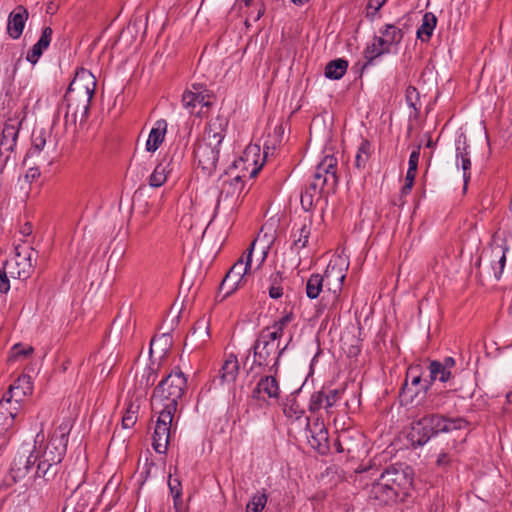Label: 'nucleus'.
<instances>
[{
    "label": "nucleus",
    "mask_w": 512,
    "mask_h": 512,
    "mask_svg": "<svg viewBox=\"0 0 512 512\" xmlns=\"http://www.w3.org/2000/svg\"><path fill=\"white\" fill-rule=\"evenodd\" d=\"M342 265L343 263L338 264L337 261H331L324 275L312 274L306 283L308 298L316 299L321 292H324L317 312L320 313L327 309L328 317L337 315L341 310L340 294L346 277Z\"/></svg>",
    "instance_id": "obj_1"
},
{
    "label": "nucleus",
    "mask_w": 512,
    "mask_h": 512,
    "mask_svg": "<svg viewBox=\"0 0 512 512\" xmlns=\"http://www.w3.org/2000/svg\"><path fill=\"white\" fill-rule=\"evenodd\" d=\"M96 85V78L89 70L80 68L76 71L64 96L66 128L76 127L78 121H86Z\"/></svg>",
    "instance_id": "obj_2"
},
{
    "label": "nucleus",
    "mask_w": 512,
    "mask_h": 512,
    "mask_svg": "<svg viewBox=\"0 0 512 512\" xmlns=\"http://www.w3.org/2000/svg\"><path fill=\"white\" fill-rule=\"evenodd\" d=\"M286 347L280 348L279 339L270 333L269 329H262L252 346L253 365L263 368L268 373H278L279 359Z\"/></svg>",
    "instance_id": "obj_3"
},
{
    "label": "nucleus",
    "mask_w": 512,
    "mask_h": 512,
    "mask_svg": "<svg viewBox=\"0 0 512 512\" xmlns=\"http://www.w3.org/2000/svg\"><path fill=\"white\" fill-rule=\"evenodd\" d=\"M186 378L182 371H172L155 388L153 393V405L155 409L175 413L178 401L182 398L186 389Z\"/></svg>",
    "instance_id": "obj_4"
},
{
    "label": "nucleus",
    "mask_w": 512,
    "mask_h": 512,
    "mask_svg": "<svg viewBox=\"0 0 512 512\" xmlns=\"http://www.w3.org/2000/svg\"><path fill=\"white\" fill-rule=\"evenodd\" d=\"M44 434L42 430L37 433L34 441V445L43 442ZM67 446L62 444L61 441H55L50 438L45 450L43 452L38 451L35 448V455H38L36 477L43 478L45 481L52 480L58 473L59 464L61 463Z\"/></svg>",
    "instance_id": "obj_5"
},
{
    "label": "nucleus",
    "mask_w": 512,
    "mask_h": 512,
    "mask_svg": "<svg viewBox=\"0 0 512 512\" xmlns=\"http://www.w3.org/2000/svg\"><path fill=\"white\" fill-rule=\"evenodd\" d=\"M447 417L440 414L425 415L412 423V429L409 434L410 440L414 446H423L432 436L441 432L447 433Z\"/></svg>",
    "instance_id": "obj_6"
},
{
    "label": "nucleus",
    "mask_w": 512,
    "mask_h": 512,
    "mask_svg": "<svg viewBox=\"0 0 512 512\" xmlns=\"http://www.w3.org/2000/svg\"><path fill=\"white\" fill-rule=\"evenodd\" d=\"M245 176L246 174L243 173V175H236L222 180L214 214L220 210L233 212L236 209L240 194L244 188L243 177Z\"/></svg>",
    "instance_id": "obj_7"
},
{
    "label": "nucleus",
    "mask_w": 512,
    "mask_h": 512,
    "mask_svg": "<svg viewBox=\"0 0 512 512\" xmlns=\"http://www.w3.org/2000/svg\"><path fill=\"white\" fill-rule=\"evenodd\" d=\"M385 482L393 488L397 497H405L413 484V470L406 465H393L387 468L382 474Z\"/></svg>",
    "instance_id": "obj_8"
},
{
    "label": "nucleus",
    "mask_w": 512,
    "mask_h": 512,
    "mask_svg": "<svg viewBox=\"0 0 512 512\" xmlns=\"http://www.w3.org/2000/svg\"><path fill=\"white\" fill-rule=\"evenodd\" d=\"M212 94L202 84H193L191 89L185 91L182 96V104L191 114L201 116L203 108L212 104Z\"/></svg>",
    "instance_id": "obj_9"
},
{
    "label": "nucleus",
    "mask_w": 512,
    "mask_h": 512,
    "mask_svg": "<svg viewBox=\"0 0 512 512\" xmlns=\"http://www.w3.org/2000/svg\"><path fill=\"white\" fill-rule=\"evenodd\" d=\"M38 455H35V445L23 444L18 450L10 469L12 478L15 481L23 479L37 462Z\"/></svg>",
    "instance_id": "obj_10"
},
{
    "label": "nucleus",
    "mask_w": 512,
    "mask_h": 512,
    "mask_svg": "<svg viewBox=\"0 0 512 512\" xmlns=\"http://www.w3.org/2000/svg\"><path fill=\"white\" fill-rule=\"evenodd\" d=\"M265 160V155H261L260 146L257 144L248 145L238 160L234 161L237 169L246 171L250 178L257 176Z\"/></svg>",
    "instance_id": "obj_11"
},
{
    "label": "nucleus",
    "mask_w": 512,
    "mask_h": 512,
    "mask_svg": "<svg viewBox=\"0 0 512 512\" xmlns=\"http://www.w3.org/2000/svg\"><path fill=\"white\" fill-rule=\"evenodd\" d=\"M336 165L337 159L334 156H325L316 167L311 188L315 190V188H324L326 185L334 187L337 184Z\"/></svg>",
    "instance_id": "obj_12"
},
{
    "label": "nucleus",
    "mask_w": 512,
    "mask_h": 512,
    "mask_svg": "<svg viewBox=\"0 0 512 512\" xmlns=\"http://www.w3.org/2000/svg\"><path fill=\"white\" fill-rule=\"evenodd\" d=\"M174 414L169 411L159 410L152 443L157 453L161 454L167 451Z\"/></svg>",
    "instance_id": "obj_13"
},
{
    "label": "nucleus",
    "mask_w": 512,
    "mask_h": 512,
    "mask_svg": "<svg viewBox=\"0 0 512 512\" xmlns=\"http://www.w3.org/2000/svg\"><path fill=\"white\" fill-rule=\"evenodd\" d=\"M31 391L30 378L28 376L19 377L3 395L1 402H6L7 406L19 412L22 401Z\"/></svg>",
    "instance_id": "obj_14"
},
{
    "label": "nucleus",
    "mask_w": 512,
    "mask_h": 512,
    "mask_svg": "<svg viewBox=\"0 0 512 512\" xmlns=\"http://www.w3.org/2000/svg\"><path fill=\"white\" fill-rule=\"evenodd\" d=\"M344 389L321 390L314 392L309 401V410L316 412L325 409L327 414L332 413V408L342 399Z\"/></svg>",
    "instance_id": "obj_15"
},
{
    "label": "nucleus",
    "mask_w": 512,
    "mask_h": 512,
    "mask_svg": "<svg viewBox=\"0 0 512 512\" xmlns=\"http://www.w3.org/2000/svg\"><path fill=\"white\" fill-rule=\"evenodd\" d=\"M455 359L453 357H445L443 361L433 360L429 363L428 370L430 373V380H425L422 386L424 392H427L431 383L438 380L440 382H447L452 377V369L455 367Z\"/></svg>",
    "instance_id": "obj_16"
},
{
    "label": "nucleus",
    "mask_w": 512,
    "mask_h": 512,
    "mask_svg": "<svg viewBox=\"0 0 512 512\" xmlns=\"http://www.w3.org/2000/svg\"><path fill=\"white\" fill-rule=\"evenodd\" d=\"M275 375L274 373H269V375L260 378L252 391V397L254 399L265 400L264 395L270 399L277 400L279 398L280 387Z\"/></svg>",
    "instance_id": "obj_17"
},
{
    "label": "nucleus",
    "mask_w": 512,
    "mask_h": 512,
    "mask_svg": "<svg viewBox=\"0 0 512 512\" xmlns=\"http://www.w3.org/2000/svg\"><path fill=\"white\" fill-rule=\"evenodd\" d=\"M308 442L312 448L321 454L328 451V431L322 421L318 419L312 424H308Z\"/></svg>",
    "instance_id": "obj_18"
},
{
    "label": "nucleus",
    "mask_w": 512,
    "mask_h": 512,
    "mask_svg": "<svg viewBox=\"0 0 512 512\" xmlns=\"http://www.w3.org/2000/svg\"><path fill=\"white\" fill-rule=\"evenodd\" d=\"M209 145L210 143L208 145L200 143L195 151L198 165L207 175H211L215 171L220 152L219 149L211 148Z\"/></svg>",
    "instance_id": "obj_19"
},
{
    "label": "nucleus",
    "mask_w": 512,
    "mask_h": 512,
    "mask_svg": "<svg viewBox=\"0 0 512 512\" xmlns=\"http://www.w3.org/2000/svg\"><path fill=\"white\" fill-rule=\"evenodd\" d=\"M28 17V10L22 5L17 6L8 15L7 33L12 39L17 40L21 37Z\"/></svg>",
    "instance_id": "obj_20"
},
{
    "label": "nucleus",
    "mask_w": 512,
    "mask_h": 512,
    "mask_svg": "<svg viewBox=\"0 0 512 512\" xmlns=\"http://www.w3.org/2000/svg\"><path fill=\"white\" fill-rule=\"evenodd\" d=\"M396 492H393L385 480L380 475L379 479L374 482L369 490V499L375 505H383L393 502L397 499Z\"/></svg>",
    "instance_id": "obj_21"
},
{
    "label": "nucleus",
    "mask_w": 512,
    "mask_h": 512,
    "mask_svg": "<svg viewBox=\"0 0 512 512\" xmlns=\"http://www.w3.org/2000/svg\"><path fill=\"white\" fill-rule=\"evenodd\" d=\"M509 251V246L506 241L502 239L498 234L493 236L492 243L490 245V258H497V269L494 273V276L497 280L500 279L504 267L506 264V254Z\"/></svg>",
    "instance_id": "obj_22"
},
{
    "label": "nucleus",
    "mask_w": 512,
    "mask_h": 512,
    "mask_svg": "<svg viewBox=\"0 0 512 512\" xmlns=\"http://www.w3.org/2000/svg\"><path fill=\"white\" fill-rule=\"evenodd\" d=\"M175 162L170 155H164L149 177V185L154 188L162 186L168 175L174 170Z\"/></svg>",
    "instance_id": "obj_23"
},
{
    "label": "nucleus",
    "mask_w": 512,
    "mask_h": 512,
    "mask_svg": "<svg viewBox=\"0 0 512 512\" xmlns=\"http://www.w3.org/2000/svg\"><path fill=\"white\" fill-rule=\"evenodd\" d=\"M21 122L17 119H9L3 126L0 136V152L13 151L19 133Z\"/></svg>",
    "instance_id": "obj_24"
},
{
    "label": "nucleus",
    "mask_w": 512,
    "mask_h": 512,
    "mask_svg": "<svg viewBox=\"0 0 512 512\" xmlns=\"http://www.w3.org/2000/svg\"><path fill=\"white\" fill-rule=\"evenodd\" d=\"M226 122L221 118H216L212 120L204 134V140L202 144L208 145L210 143V147L214 149H219L223 139H224V125Z\"/></svg>",
    "instance_id": "obj_25"
},
{
    "label": "nucleus",
    "mask_w": 512,
    "mask_h": 512,
    "mask_svg": "<svg viewBox=\"0 0 512 512\" xmlns=\"http://www.w3.org/2000/svg\"><path fill=\"white\" fill-rule=\"evenodd\" d=\"M167 126V121L164 119H160L155 122L146 141V150L148 152H155L163 143L167 132Z\"/></svg>",
    "instance_id": "obj_26"
},
{
    "label": "nucleus",
    "mask_w": 512,
    "mask_h": 512,
    "mask_svg": "<svg viewBox=\"0 0 512 512\" xmlns=\"http://www.w3.org/2000/svg\"><path fill=\"white\" fill-rule=\"evenodd\" d=\"M456 158L457 160H461V168L463 170V179L465 186L467 185L468 180L470 179V168H471V160L468 152V145L466 142V136L461 134L458 136L456 140Z\"/></svg>",
    "instance_id": "obj_27"
},
{
    "label": "nucleus",
    "mask_w": 512,
    "mask_h": 512,
    "mask_svg": "<svg viewBox=\"0 0 512 512\" xmlns=\"http://www.w3.org/2000/svg\"><path fill=\"white\" fill-rule=\"evenodd\" d=\"M239 373V363L237 357L230 354L225 359L219 371V380L221 384H233Z\"/></svg>",
    "instance_id": "obj_28"
},
{
    "label": "nucleus",
    "mask_w": 512,
    "mask_h": 512,
    "mask_svg": "<svg viewBox=\"0 0 512 512\" xmlns=\"http://www.w3.org/2000/svg\"><path fill=\"white\" fill-rule=\"evenodd\" d=\"M390 48L385 44L381 45L379 43V36H375L373 42L368 44L363 51L364 58L366 62L364 63L362 69H366L369 66L374 65L375 59L378 57L390 53Z\"/></svg>",
    "instance_id": "obj_29"
},
{
    "label": "nucleus",
    "mask_w": 512,
    "mask_h": 512,
    "mask_svg": "<svg viewBox=\"0 0 512 512\" xmlns=\"http://www.w3.org/2000/svg\"><path fill=\"white\" fill-rule=\"evenodd\" d=\"M381 36H379V43L385 44L390 49L393 45H398L403 38V32L395 25L387 24L384 29L380 30Z\"/></svg>",
    "instance_id": "obj_30"
},
{
    "label": "nucleus",
    "mask_w": 512,
    "mask_h": 512,
    "mask_svg": "<svg viewBox=\"0 0 512 512\" xmlns=\"http://www.w3.org/2000/svg\"><path fill=\"white\" fill-rule=\"evenodd\" d=\"M436 24V16L431 12H426L422 17L420 27L417 29V38L422 42H428L433 35Z\"/></svg>",
    "instance_id": "obj_31"
},
{
    "label": "nucleus",
    "mask_w": 512,
    "mask_h": 512,
    "mask_svg": "<svg viewBox=\"0 0 512 512\" xmlns=\"http://www.w3.org/2000/svg\"><path fill=\"white\" fill-rule=\"evenodd\" d=\"M312 223V219L309 216L308 218L304 219V222L300 225L299 228L293 231L292 237H293V245L297 249H302L306 247L308 243V239L310 236V226Z\"/></svg>",
    "instance_id": "obj_32"
},
{
    "label": "nucleus",
    "mask_w": 512,
    "mask_h": 512,
    "mask_svg": "<svg viewBox=\"0 0 512 512\" xmlns=\"http://www.w3.org/2000/svg\"><path fill=\"white\" fill-rule=\"evenodd\" d=\"M255 247V241L250 244V247L243 253L238 261L231 267L238 276L242 279L250 271L252 263V255Z\"/></svg>",
    "instance_id": "obj_33"
},
{
    "label": "nucleus",
    "mask_w": 512,
    "mask_h": 512,
    "mask_svg": "<svg viewBox=\"0 0 512 512\" xmlns=\"http://www.w3.org/2000/svg\"><path fill=\"white\" fill-rule=\"evenodd\" d=\"M348 62L344 59H335L327 63L325 67V76L329 79L339 80L346 73Z\"/></svg>",
    "instance_id": "obj_34"
},
{
    "label": "nucleus",
    "mask_w": 512,
    "mask_h": 512,
    "mask_svg": "<svg viewBox=\"0 0 512 512\" xmlns=\"http://www.w3.org/2000/svg\"><path fill=\"white\" fill-rule=\"evenodd\" d=\"M17 414L18 412L7 406L6 402L0 401V436L13 426Z\"/></svg>",
    "instance_id": "obj_35"
},
{
    "label": "nucleus",
    "mask_w": 512,
    "mask_h": 512,
    "mask_svg": "<svg viewBox=\"0 0 512 512\" xmlns=\"http://www.w3.org/2000/svg\"><path fill=\"white\" fill-rule=\"evenodd\" d=\"M371 154H372L371 143L368 140L363 139L361 141V143L358 147L357 153L355 155L354 166L359 170L365 169L370 160Z\"/></svg>",
    "instance_id": "obj_36"
},
{
    "label": "nucleus",
    "mask_w": 512,
    "mask_h": 512,
    "mask_svg": "<svg viewBox=\"0 0 512 512\" xmlns=\"http://www.w3.org/2000/svg\"><path fill=\"white\" fill-rule=\"evenodd\" d=\"M322 191L323 188H315V190H313L310 183L305 191L302 192L300 199L301 206L306 212L311 210L315 201L318 202L320 200Z\"/></svg>",
    "instance_id": "obj_37"
},
{
    "label": "nucleus",
    "mask_w": 512,
    "mask_h": 512,
    "mask_svg": "<svg viewBox=\"0 0 512 512\" xmlns=\"http://www.w3.org/2000/svg\"><path fill=\"white\" fill-rule=\"evenodd\" d=\"M295 319V315L292 311L286 312L279 320L275 321L272 326L264 327L263 329H269L275 338L280 339L283 336L284 329Z\"/></svg>",
    "instance_id": "obj_38"
},
{
    "label": "nucleus",
    "mask_w": 512,
    "mask_h": 512,
    "mask_svg": "<svg viewBox=\"0 0 512 512\" xmlns=\"http://www.w3.org/2000/svg\"><path fill=\"white\" fill-rule=\"evenodd\" d=\"M33 351H34V349L30 345H23L20 343L15 344L10 350L8 361L9 362L23 361V360L29 358L32 355Z\"/></svg>",
    "instance_id": "obj_39"
},
{
    "label": "nucleus",
    "mask_w": 512,
    "mask_h": 512,
    "mask_svg": "<svg viewBox=\"0 0 512 512\" xmlns=\"http://www.w3.org/2000/svg\"><path fill=\"white\" fill-rule=\"evenodd\" d=\"M242 280L240 276L230 269L223 279L220 288L221 290L226 289L225 296H228L238 288Z\"/></svg>",
    "instance_id": "obj_40"
},
{
    "label": "nucleus",
    "mask_w": 512,
    "mask_h": 512,
    "mask_svg": "<svg viewBox=\"0 0 512 512\" xmlns=\"http://www.w3.org/2000/svg\"><path fill=\"white\" fill-rule=\"evenodd\" d=\"M268 496L264 491L255 493L246 505V512H262L267 504Z\"/></svg>",
    "instance_id": "obj_41"
},
{
    "label": "nucleus",
    "mask_w": 512,
    "mask_h": 512,
    "mask_svg": "<svg viewBox=\"0 0 512 512\" xmlns=\"http://www.w3.org/2000/svg\"><path fill=\"white\" fill-rule=\"evenodd\" d=\"M269 281V296L273 299L280 298L283 295V287L281 285L283 281L282 273L279 271L272 273Z\"/></svg>",
    "instance_id": "obj_42"
},
{
    "label": "nucleus",
    "mask_w": 512,
    "mask_h": 512,
    "mask_svg": "<svg viewBox=\"0 0 512 512\" xmlns=\"http://www.w3.org/2000/svg\"><path fill=\"white\" fill-rule=\"evenodd\" d=\"M71 430L70 420H64L55 430L51 438L55 441H61L62 444L67 446L68 435Z\"/></svg>",
    "instance_id": "obj_43"
},
{
    "label": "nucleus",
    "mask_w": 512,
    "mask_h": 512,
    "mask_svg": "<svg viewBox=\"0 0 512 512\" xmlns=\"http://www.w3.org/2000/svg\"><path fill=\"white\" fill-rule=\"evenodd\" d=\"M420 158V146H418L415 150H413L409 156V162H408V170L406 173V179L409 180H415L417 168H418V162Z\"/></svg>",
    "instance_id": "obj_44"
},
{
    "label": "nucleus",
    "mask_w": 512,
    "mask_h": 512,
    "mask_svg": "<svg viewBox=\"0 0 512 512\" xmlns=\"http://www.w3.org/2000/svg\"><path fill=\"white\" fill-rule=\"evenodd\" d=\"M168 486L174 499V506L176 509H179L180 505L182 504L181 483L177 478H172V476L170 475L168 480Z\"/></svg>",
    "instance_id": "obj_45"
},
{
    "label": "nucleus",
    "mask_w": 512,
    "mask_h": 512,
    "mask_svg": "<svg viewBox=\"0 0 512 512\" xmlns=\"http://www.w3.org/2000/svg\"><path fill=\"white\" fill-rule=\"evenodd\" d=\"M139 406L130 404L122 418V426L123 428H131L135 425L137 421V412Z\"/></svg>",
    "instance_id": "obj_46"
},
{
    "label": "nucleus",
    "mask_w": 512,
    "mask_h": 512,
    "mask_svg": "<svg viewBox=\"0 0 512 512\" xmlns=\"http://www.w3.org/2000/svg\"><path fill=\"white\" fill-rule=\"evenodd\" d=\"M209 325H210V322L208 319H206V318L199 319L195 323L191 335L198 336L200 338L209 337Z\"/></svg>",
    "instance_id": "obj_47"
},
{
    "label": "nucleus",
    "mask_w": 512,
    "mask_h": 512,
    "mask_svg": "<svg viewBox=\"0 0 512 512\" xmlns=\"http://www.w3.org/2000/svg\"><path fill=\"white\" fill-rule=\"evenodd\" d=\"M45 145L46 139L44 138L42 133H40L39 135L33 134L32 147L28 151V156L34 157L38 155L44 149Z\"/></svg>",
    "instance_id": "obj_48"
},
{
    "label": "nucleus",
    "mask_w": 512,
    "mask_h": 512,
    "mask_svg": "<svg viewBox=\"0 0 512 512\" xmlns=\"http://www.w3.org/2000/svg\"><path fill=\"white\" fill-rule=\"evenodd\" d=\"M36 256H37V253L34 250H31L28 253L27 257L23 259L25 261L24 267L22 270H19L17 272L18 278L26 279L29 277L31 268L33 266L32 261L33 260L36 261Z\"/></svg>",
    "instance_id": "obj_49"
},
{
    "label": "nucleus",
    "mask_w": 512,
    "mask_h": 512,
    "mask_svg": "<svg viewBox=\"0 0 512 512\" xmlns=\"http://www.w3.org/2000/svg\"><path fill=\"white\" fill-rule=\"evenodd\" d=\"M157 380V372L152 367H147L140 380V385L145 389L154 385Z\"/></svg>",
    "instance_id": "obj_50"
},
{
    "label": "nucleus",
    "mask_w": 512,
    "mask_h": 512,
    "mask_svg": "<svg viewBox=\"0 0 512 512\" xmlns=\"http://www.w3.org/2000/svg\"><path fill=\"white\" fill-rule=\"evenodd\" d=\"M406 101L409 107H412L415 111L418 110L417 105L420 101L419 92L414 86H408L406 89Z\"/></svg>",
    "instance_id": "obj_51"
},
{
    "label": "nucleus",
    "mask_w": 512,
    "mask_h": 512,
    "mask_svg": "<svg viewBox=\"0 0 512 512\" xmlns=\"http://www.w3.org/2000/svg\"><path fill=\"white\" fill-rule=\"evenodd\" d=\"M450 395V391H445L429 396V405L432 409H439L444 406L446 398Z\"/></svg>",
    "instance_id": "obj_52"
},
{
    "label": "nucleus",
    "mask_w": 512,
    "mask_h": 512,
    "mask_svg": "<svg viewBox=\"0 0 512 512\" xmlns=\"http://www.w3.org/2000/svg\"><path fill=\"white\" fill-rule=\"evenodd\" d=\"M417 371L418 367H411L407 372V377H411V385L416 387L420 386L419 389H416L415 394H418L420 391H423L422 386L425 384V382L422 384L421 375L416 373Z\"/></svg>",
    "instance_id": "obj_53"
},
{
    "label": "nucleus",
    "mask_w": 512,
    "mask_h": 512,
    "mask_svg": "<svg viewBox=\"0 0 512 512\" xmlns=\"http://www.w3.org/2000/svg\"><path fill=\"white\" fill-rule=\"evenodd\" d=\"M45 49V47L38 46V43H35L27 53V61L36 64Z\"/></svg>",
    "instance_id": "obj_54"
},
{
    "label": "nucleus",
    "mask_w": 512,
    "mask_h": 512,
    "mask_svg": "<svg viewBox=\"0 0 512 512\" xmlns=\"http://www.w3.org/2000/svg\"><path fill=\"white\" fill-rule=\"evenodd\" d=\"M447 423H448L447 428L449 429L448 432H451L453 430L464 429L468 425V422L464 418H461V417L447 418Z\"/></svg>",
    "instance_id": "obj_55"
},
{
    "label": "nucleus",
    "mask_w": 512,
    "mask_h": 512,
    "mask_svg": "<svg viewBox=\"0 0 512 512\" xmlns=\"http://www.w3.org/2000/svg\"><path fill=\"white\" fill-rule=\"evenodd\" d=\"M52 29L50 27H45L42 30V34L40 36V39L37 41L38 46L45 47L46 49L50 45L51 39H52Z\"/></svg>",
    "instance_id": "obj_56"
},
{
    "label": "nucleus",
    "mask_w": 512,
    "mask_h": 512,
    "mask_svg": "<svg viewBox=\"0 0 512 512\" xmlns=\"http://www.w3.org/2000/svg\"><path fill=\"white\" fill-rule=\"evenodd\" d=\"M10 289V281L6 269H0V292L7 293Z\"/></svg>",
    "instance_id": "obj_57"
},
{
    "label": "nucleus",
    "mask_w": 512,
    "mask_h": 512,
    "mask_svg": "<svg viewBox=\"0 0 512 512\" xmlns=\"http://www.w3.org/2000/svg\"><path fill=\"white\" fill-rule=\"evenodd\" d=\"M264 12L265 8L263 5L259 6L256 12L253 10L250 11L246 18L245 24L249 25L250 20H253L254 22L258 21L263 16Z\"/></svg>",
    "instance_id": "obj_58"
},
{
    "label": "nucleus",
    "mask_w": 512,
    "mask_h": 512,
    "mask_svg": "<svg viewBox=\"0 0 512 512\" xmlns=\"http://www.w3.org/2000/svg\"><path fill=\"white\" fill-rule=\"evenodd\" d=\"M451 462H452V459L447 453H440L437 457L436 465L439 468L445 469V468L449 467Z\"/></svg>",
    "instance_id": "obj_59"
},
{
    "label": "nucleus",
    "mask_w": 512,
    "mask_h": 512,
    "mask_svg": "<svg viewBox=\"0 0 512 512\" xmlns=\"http://www.w3.org/2000/svg\"><path fill=\"white\" fill-rule=\"evenodd\" d=\"M386 0H370L368 4V14L375 15L384 5Z\"/></svg>",
    "instance_id": "obj_60"
},
{
    "label": "nucleus",
    "mask_w": 512,
    "mask_h": 512,
    "mask_svg": "<svg viewBox=\"0 0 512 512\" xmlns=\"http://www.w3.org/2000/svg\"><path fill=\"white\" fill-rule=\"evenodd\" d=\"M413 184L414 180H409L405 178V185L402 187V194H409L410 191L412 190Z\"/></svg>",
    "instance_id": "obj_61"
},
{
    "label": "nucleus",
    "mask_w": 512,
    "mask_h": 512,
    "mask_svg": "<svg viewBox=\"0 0 512 512\" xmlns=\"http://www.w3.org/2000/svg\"><path fill=\"white\" fill-rule=\"evenodd\" d=\"M40 175L38 168H30L26 174V178L36 179Z\"/></svg>",
    "instance_id": "obj_62"
},
{
    "label": "nucleus",
    "mask_w": 512,
    "mask_h": 512,
    "mask_svg": "<svg viewBox=\"0 0 512 512\" xmlns=\"http://www.w3.org/2000/svg\"><path fill=\"white\" fill-rule=\"evenodd\" d=\"M490 262H491V268H492L493 272L495 273V271L497 269V266H496L497 258H490Z\"/></svg>",
    "instance_id": "obj_63"
},
{
    "label": "nucleus",
    "mask_w": 512,
    "mask_h": 512,
    "mask_svg": "<svg viewBox=\"0 0 512 512\" xmlns=\"http://www.w3.org/2000/svg\"><path fill=\"white\" fill-rule=\"evenodd\" d=\"M506 398L509 402H512V392H509L507 395H506Z\"/></svg>",
    "instance_id": "obj_64"
}]
</instances>
